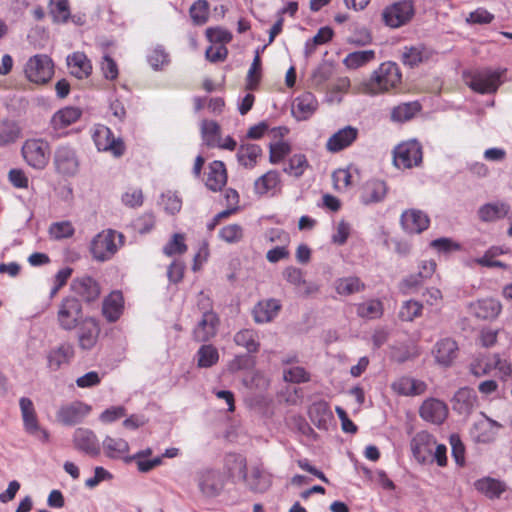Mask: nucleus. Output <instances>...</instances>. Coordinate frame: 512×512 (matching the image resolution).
Returning a JSON list of instances; mask_svg holds the SVG:
<instances>
[{
  "label": "nucleus",
  "mask_w": 512,
  "mask_h": 512,
  "mask_svg": "<svg viewBox=\"0 0 512 512\" xmlns=\"http://www.w3.org/2000/svg\"><path fill=\"white\" fill-rule=\"evenodd\" d=\"M19 406L24 430L28 434L37 437L40 441L44 443L48 442L50 434L46 429L40 426L32 400L27 397H22L19 400Z\"/></svg>",
  "instance_id": "6e6552de"
},
{
  "label": "nucleus",
  "mask_w": 512,
  "mask_h": 512,
  "mask_svg": "<svg viewBox=\"0 0 512 512\" xmlns=\"http://www.w3.org/2000/svg\"><path fill=\"white\" fill-rule=\"evenodd\" d=\"M234 342L244 347L249 353H256L260 344L257 333L252 329H242L234 335Z\"/></svg>",
  "instance_id": "49530a36"
},
{
  "label": "nucleus",
  "mask_w": 512,
  "mask_h": 512,
  "mask_svg": "<svg viewBox=\"0 0 512 512\" xmlns=\"http://www.w3.org/2000/svg\"><path fill=\"white\" fill-rule=\"evenodd\" d=\"M25 162L37 170L44 169L50 157V145L43 139H27L21 149Z\"/></svg>",
  "instance_id": "39448f33"
},
{
  "label": "nucleus",
  "mask_w": 512,
  "mask_h": 512,
  "mask_svg": "<svg viewBox=\"0 0 512 512\" xmlns=\"http://www.w3.org/2000/svg\"><path fill=\"white\" fill-rule=\"evenodd\" d=\"M492 371V354L479 355L469 364V372L475 377H483Z\"/></svg>",
  "instance_id": "864d4df0"
},
{
  "label": "nucleus",
  "mask_w": 512,
  "mask_h": 512,
  "mask_svg": "<svg viewBox=\"0 0 512 512\" xmlns=\"http://www.w3.org/2000/svg\"><path fill=\"white\" fill-rule=\"evenodd\" d=\"M387 194V185L384 181L373 179L367 181L363 187L361 200L364 204L382 201Z\"/></svg>",
  "instance_id": "c756f323"
},
{
  "label": "nucleus",
  "mask_w": 512,
  "mask_h": 512,
  "mask_svg": "<svg viewBox=\"0 0 512 512\" xmlns=\"http://www.w3.org/2000/svg\"><path fill=\"white\" fill-rule=\"evenodd\" d=\"M201 137L207 147L215 148L221 139L220 125L213 120H203L201 122Z\"/></svg>",
  "instance_id": "58836bf2"
},
{
  "label": "nucleus",
  "mask_w": 512,
  "mask_h": 512,
  "mask_svg": "<svg viewBox=\"0 0 512 512\" xmlns=\"http://www.w3.org/2000/svg\"><path fill=\"white\" fill-rule=\"evenodd\" d=\"M125 236L113 229H105L95 235L90 243V253L94 260L106 262L111 260L124 245Z\"/></svg>",
  "instance_id": "f03ea898"
},
{
  "label": "nucleus",
  "mask_w": 512,
  "mask_h": 512,
  "mask_svg": "<svg viewBox=\"0 0 512 512\" xmlns=\"http://www.w3.org/2000/svg\"><path fill=\"white\" fill-rule=\"evenodd\" d=\"M186 251L187 245L185 244V236L180 233H175L171 240L163 248V252L167 256L183 254Z\"/></svg>",
  "instance_id": "e2e57ef3"
},
{
  "label": "nucleus",
  "mask_w": 512,
  "mask_h": 512,
  "mask_svg": "<svg viewBox=\"0 0 512 512\" xmlns=\"http://www.w3.org/2000/svg\"><path fill=\"white\" fill-rule=\"evenodd\" d=\"M210 5L207 0L195 1L190 9L189 15L194 25L202 26L209 20Z\"/></svg>",
  "instance_id": "09e8293b"
},
{
  "label": "nucleus",
  "mask_w": 512,
  "mask_h": 512,
  "mask_svg": "<svg viewBox=\"0 0 512 512\" xmlns=\"http://www.w3.org/2000/svg\"><path fill=\"white\" fill-rule=\"evenodd\" d=\"M470 309L473 315L479 319L493 320L501 313L502 305L494 298H485L471 303Z\"/></svg>",
  "instance_id": "393cba45"
},
{
  "label": "nucleus",
  "mask_w": 512,
  "mask_h": 512,
  "mask_svg": "<svg viewBox=\"0 0 512 512\" xmlns=\"http://www.w3.org/2000/svg\"><path fill=\"white\" fill-rule=\"evenodd\" d=\"M318 101L311 92L297 96L292 104V114L297 120L309 119L317 110Z\"/></svg>",
  "instance_id": "5701e85b"
},
{
  "label": "nucleus",
  "mask_w": 512,
  "mask_h": 512,
  "mask_svg": "<svg viewBox=\"0 0 512 512\" xmlns=\"http://www.w3.org/2000/svg\"><path fill=\"white\" fill-rule=\"evenodd\" d=\"M492 370H496L500 380L507 381L512 376V363L500 354H492Z\"/></svg>",
  "instance_id": "4d7b16f0"
},
{
  "label": "nucleus",
  "mask_w": 512,
  "mask_h": 512,
  "mask_svg": "<svg viewBox=\"0 0 512 512\" xmlns=\"http://www.w3.org/2000/svg\"><path fill=\"white\" fill-rule=\"evenodd\" d=\"M198 482L200 490L206 496L218 495L223 487V484L219 479V473L214 470H205L201 472Z\"/></svg>",
  "instance_id": "473e14b6"
},
{
  "label": "nucleus",
  "mask_w": 512,
  "mask_h": 512,
  "mask_svg": "<svg viewBox=\"0 0 512 512\" xmlns=\"http://www.w3.org/2000/svg\"><path fill=\"white\" fill-rule=\"evenodd\" d=\"M281 305L278 300L269 299L259 302L254 310V320L257 323H266L271 321L279 312Z\"/></svg>",
  "instance_id": "f704fd0d"
},
{
  "label": "nucleus",
  "mask_w": 512,
  "mask_h": 512,
  "mask_svg": "<svg viewBox=\"0 0 512 512\" xmlns=\"http://www.w3.org/2000/svg\"><path fill=\"white\" fill-rule=\"evenodd\" d=\"M74 448L86 455L96 457L100 454L101 446L97 435L88 428L79 427L73 433Z\"/></svg>",
  "instance_id": "f8f14e48"
},
{
  "label": "nucleus",
  "mask_w": 512,
  "mask_h": 512,
  "mask_svg": "<svg viewBox=\"0 0 512 512\" xmlns=\"http://www.w3.org/2000/svg\"><path fill=\"white\" fill-rule=\"evenodd\" d=\"M421 106L418 102L402 103L394 107L391 111V119L397 122L408 121L419 112Z\"/></svg>",
  "instance_id": "8fccbe9b"
},
{
  "label": "nucleus",
  "mask_w": 512,
  "mask_h": 512,
  "mask_svg": "<svg viewBox=\"0 0 512 512\" xmlns=\"http://www.w3.org/2000/svg\"><path fill=\"white\" fill-rule=\"evenodd\" d=\"M81 115L82 112L79 108L65 107L53 115L51 125L55 131H60L78 121Z\"/></svg>",
  "instance_id": "2f4dec72"
},
{
  "label": "nucleus",
  "mask_w": 512,
  "mask_h": 512,
  "mask_svg": "<svg viewBox=\"0 0 512 512\" xmlns=\"http://www.w3.org/2000/svg\"><path fill=\"white\" fill-rule=\"evenodd\" d=\"M24 73L30 82L40 85L46 84L54 74L53 61L44 54L34 55L28 59Z\"/></svg>",
  "instance_id": "423d86ee"
},
{
  "label": "nucleus",
  "mask_w": 512,
  "mask_h": 512,
  "mask_svg": "<svg viewBox=\"0 0 512 512\" xmlns=\"http://www.w3.org/2000/svg\"><path fill=\"white\" fill-rule=\"evenodd\" d=\"M270 155L269 161L272 164L281 162L291 151V146L284 141H279L274 144H270Z\"/></svg>",
  "instance_id": "774afa93"
},
{
  "label": "nucleus",
  "mask_w": 512,
  "mask_h": 512,
  "mask_svg": "<svg viewBox=\"0 0 512 512\" xmlns=\"http://www.w3.org/2000/svg\"><path fill=\"white\" fill-rule=\"evenodd\" d=\"M357 168H339L332 174V180L335 190L343 192L348 190L355 183V177L358 178Z\"/></svg>",
  "instance_id": "c9c22d12"
},
{
  "label": "nucleus",
  "mask_w": 512,
  "mask_h": 512,
  "mask_svg": "<svg viewBox=\"0 0 512 512\" xmlns=\"http://www.w3.org/2000/svg\"><path fill=\"white\" fill-rule=\"evenodd\" d=\"M280 174L276 170H270L257 178L254 182V192L260 196L271 193L274 195L280 189Z\"/></svg>",
  "instance_id": "c85d7f7f"
},
{
  "label": "nucleus",
  "mask_w": 512,
  "mask_h": 512,
  "mask_svg": "<svg viewBox=\"0 0 512 512\" xmlns=\"http://www.w3.org/2000/svg\"><path fill=\"white\" fill-rule=\"evenodd\" d=\"M402 79L401 71L395 62L387 61L373 71L369 79L362 83V91L369 95H378L396 88Z\"/></svg>",
  "instance_id": "f257e3e1"
},
{
  "label": "nucleus",
  "mask_w": 512,
  "mask_h": 512,
  "mask_svg": "<svg viewBox=\"0 0 512 512\" xmlns=\"http://www.w3.org/2000/svg\"><path fill=\"white\" fill-rule=\"evenodd\" d=\"M283 378L286 382L299 384L308 382L310 375L303 367L294 366L283 371Z\"/></svg>",
  "instance_id": "338daca9"
},
{
  "label": "nucleus",
  "mask_w": 512,
  "mask_h": 512,
  "mask_svg": "<svg viewBox=\"0 0 512 512\" xmlns=\"http://www.w3.org/2000/svg\"><path fill=\"white\" fill-rule=\"evenodd\" d=\"M85 318L80 300L76 297H64L57 310V322L65 331L75 330Z\"/></svg>",
  "instance_id": "20e7f679"
},
{
  "label": "nucleus",
  "mask_w": 512,
  "mask_h": 512,
  "mask_svg": "<svg viewBox=\"0 0 512 512\" xmlns=\"http://www.w3.org/2000/svg\"><path fill=\"white\" fill-rule=\"evenodd\" d=\"M415 9L411 0H402L387 6L382 12V20L391 28L407 24L414 16Z\"/></svg>",
  "instance_id": "1a4fd4ad"
},
{
  "label": "nucleus",
  "mask_w": 512,
  "mask_h": 512,
  "mask_svg": "<svg viewBox=\"0 0 512 512\" xmlns=\"http://www.w3.org/2000/svg\"><path fill=\"white\" fill-rule=\"evenodd\" d=\"M219 360L218 350L210 344L202 345L197 351V365L200 368H209Z\"/></svg>",
  "instance_id": "3c124183"
},
{
  "label": "nucleus",
  "mask_w": 512,
  "mask_h": 512,
  "mask_svg": "<svg viewBox=\"0 0 512 512\" xmlns=\"http://www.w3.org/2000/svg\"><path fill=\"white\" fill-rule=\"evenodd\" d=\"M359 131L356 127L345 126L332 134L326 142V150L331 153L340 152L350 147L358 138Z\"/></svg>",
  "instance_id": "f3484780"
},
{
  "label": "nucleus",
  "mask_w": 512,
  "mask_h": 512,
  "mask_svg": "<svg viewBox=\"0 0 512 512\" xmlns=\"http://www.w3.org/2000/svg\"><path fill=\"white\" fill-rule=\"evenodd\" d=\"M71 290L87 303L95 302L101 294L99 283L90 276L75 278L71 283Z\"/></svg>",
  "instance_id": "a211bd4d"
},
{
  "label": "nucleus",
  "mask_w": 512,
  "mask_h": 512,
  "mask_svg": "<svg viewBox=\"0 0 512 512\" xmlns=\"http://www.w3.org/2000/svg\"><path fill=\"white\" fill-rule=\"evenodd\" d=\"M432 56V51L424 46L404 47L402 53V62L409 67H415L422 62L429 60Z\"/></svg>",
  "instance_id": "e433bc0d"
},
{
  "label": "nucleus",
  "mask_w": 512,
  "mask_h": 512,
  "mask_svg": "<svg viewBox=\"0 0 512 512\" xmlns=\"http://www.w3.org/2000/svg\"><path fill=\"white\" fill-rule=\"evenodd\" d=\"M91 411V407L81 401L62 405L56 413L57 420L65 426L80 423Z\"/></svg>",
  "instance_id": "ddd939ff"
},
{
  "label": "nucleus",
  "mask_w": 512,
  "mask_h": 512,
  "mask_svg": "<svg viewBox=\"0 0 512 512\" xmlns=\"http://www.w3.org/2000/svg\"><path fill=\"white\" fill-rule=\"evenodd\" d=\"M435 445L436 439L427 431L416 433L410 443L413 457L420 464H425L431 460L432 450Z\"/></svg>",
  "instance_id": "2eb2a0df"
},
{
  "label": "nucleus",
  "mask_w": 512,
  "mask_h": 512,
  "mask_svg": "<svg viewBox=\"0 0 512 512\" xmlns=\"http://www.w3.org/2000/svg\"><path fill=\"white\" fill-rule=\"evenodd\" d=\"M504 71L482 69L464 73L465 83L476 93L492 94L501 85Z\"/></svg>",
  "instance_id": "7ed1b4c3"
},
{
  "label": "nucleus",
  "mask_w": 512,
  "mask_h": 512,
  "mask_svg": "<svg viewBox=\"0 0 512 512\" xmlns=\"http://www.w3.org/2000/svg\"><path fill=\"white\" fill-rule=\"evenodd\" d=\"M92 139L99 151L110 152L115 157H120L125 152V144L121 138H115L110 128L97 124L93 128Z\"/></svg>",
  "instance_id": "9d476101"
},
{
  "label": "nucleus",
  "mask_w": 512,
  "mask_h": 512,
  "mask_svg": "<svg viewBox=\"0 0 512 512\" xmlns=\"http://www.w3.org/2000/svg\"><path fill=\"white\" fill-rule=\"evenodd\" d=\"M67 64L71 74L78 79L87 78L92 72L91 62L82 52H74L68 56Z\"/></svg>",
  "instance_id": "7c9ffc66"
},
{
  "label": "nucleus",
  "mask_w": 512,
  "mask_h": 512,
  "mask_svg": "<svg viewBox=\"0 0 512 512\" xmlns=\"http://www.w3.org/2000/svg\"><path fill=\"white\" fill-rule=\"evenodd\" d=\"M262 76V61L260 53L257 50L253 59V62L248 70L246 78V89L256 90L259 86Z\"/></svg>",
  "instance_id": "603ef678"
},
{
  "label": "nucleus",
  "mask_w": 512,
  "mask_h": 512,
  "mask_svg": "<svg viewBox=\"0 0 512 512\" xmlns=\"http://www.w3.org/2000/svg\"><path fill=\"white\" fill-rule=\"evenodd\" d=\"M209 42L226 46L233 39L230 31L222 27H209L205 32Z\"/></svg>",
  "instance_id": "bf43d9fd"
},
{
  "label": "nucleus",
  "mask_w": 512,
  "mask_h": 512,
  "mask_svg": "<svg viewBox=\"0 0 512 512\" xmlns=\"http://www.w3.org/2000/svg\"><path fill=\"white\" fill-rule=\"evenodd\" d=\"M475 489L490 499L499 498L505 492L506 486L500 480L483 477L474 483Z\"/></svg>",
  "instance_id": "72a5a7b5"
},
{
  "label": "nucleus",
  "mask_w": 512,
  "mask_h": 512,
  "mask_svg": "<svg viewBox=\"0 0 512 512\" xmlns=\"http://www.w3.org/2000/svg\"><path fill=\"white\" fill-rule=\"evenodd\" d=\"M20 136V129L14 122L4 121L0 125V145L16 141Z\"/></svg>",
  "instance_id": "680f3d73"
},
{
  "label": "nucleus",
  "mask_w": 512,
  "mask_h": 512,
  "mask_svg": "<svg viewBox=\"0 0 512 512\" xmlns=\"http://www.w3.org/2000/svg\"><path fill=\"white\" fill-rule=\"evenodd\" d=\"M423 152L421 144L410 140L397 145L393 151V162L397 168L411 169L422 163Z\"/></svg>",
  "instance_id": "0eeeda50"
},
{
  "label": "nucleus",
  "mask_w": 512,
  "mask_h": 512,
  "mask_svg": "<svg viewBox=\"0 0 512 512\" xmlns=\"http://www.w3.org/2000/svg\"><path fill=\"white\" fill-rule=\"evenodd\" d=\"M227 183V170L222 161L215 160L209 164L206 186L209 190L217 192Z\"/></svg>",
  "instance_id": "cd10ccee"
},
{
  "label": "nucleus",
  "mask_w": 512,
  "mask_h": 512,
  "mask_svg": "<svg viewBox=\"0 0 512 512\" xmlns=\"http://www.w3.org/2000/svg\"><path fill=\"white\" fill-rule=\"evenodd\" d=\"M76 329H78L77 337L79 347L83 350L92 349L96 345L100 335L101 328L99 321L94 317L85 316Z\"/></svg>",
  "instance_id": "4468645a"
},
{
  "label": "nucleus",
  "mask_w": 512,
  "mask_h": 512,
  "mask_svg": "<svg viewBox=\"0 0 512 512\" xmlns=\"http://www.w3.org/2000/svg\"><path fill=\"white\" fill-rule=\"evenodd\" d=\"M74 232V227L69 221L53 223L49 228L50 236L56 240L70 238L73 236Z\"/></svg>",
  "instance_id": "69168bd1"
},
{
  "label": "nucleus",
  "mask_w": 512,
  "mask_h": 512,
  "mask_svg": "<svg viewBox=\"0 0 512 512\" xmlns=\"http://www.w3.org/2000/svg\"><path fill=\"white\" fill-rule=\"evenodd\" d=\"M53 164L57 173L63 176L75 175L80 166L76 149L71 145H59L54 151Z\"/></svg>",
  "instance_id": "9b49d317"
},
{
  "label": "nucleus",
  "mask_w": 512,
  "mask_h": 512,
  "mask_svg": "<svg viewBox=\"0 0 512 512\" xmlns=\"http://www.w3.org/2000/svg\"><path fill=\"white\" fill-rule=\"evenodd\" d=\"M335 290L339 295L349 296L354 293L364 291L366 286L360 278L355 276L339 278L334 284Z\"/></svg>",
  "instance_id": "ea45409f"
},
{
  "label": "nucleus",
  "mask_w": 512,
  "mask_h": 512,
  "mask_svg": "<svg viewBox=\"0 0 512 512\" xmlns=\"http://www.w3.org/2000/svg\"><path fill=\"white\" fill-rule=\"evenodd\" d=\"M419 415L423 420L439 425L447 418L448 407L441 400L429 398L420 406Z\"/></svg>",
  "instance_id": "6ab92c4d"
},
{
  "label": "nucleus",
  "mask_w": 512,
  "mask_h": 512,
  "mask_svg": "<svg viewBox=\"0 0 512 512\" xmlns=\"http://www.w3.org/2000/svg\"><path fill=\"white\" fill-rule=\"evenodd\" d=\"M73 357V346L70 343L65 342L48 352L47 364L50 370L57 371L62 365L68 364Z\"/></svg>",
  "instance_id": "bb28decb"
},
{
  "label": "nucleus",
  "mask_w": 512,
  "mask_h": 512,
  "mask_svg": "<svg viewBox=\"0 0 512 512\" xmlns=\"http://www.w3.org/2000/svg\"><path fill=\"white\" fill-rule=\"evenodd\" d=\"M220 320L215 312H203L201 319L193 329V338L197 342H207L216 336Z\"/></svg>",
  "instance_id": "dca6fc26"
},
{
  "label": "nucleus",
  "mask_w": 512,
  "mask_h": 512,
  "mask_svg": "<svg viewBox=\"0 0 512 512\" xmlns=\"http://www.w3.org/2000/svg\"><path fill=\"white\" fill-rule=\"evenodd\" d=\"M357 315L365 319H377L384 313L383 303L379 299H370L359 303L356 309Z\"/></svg>",
  "instance_id": "a18cd8bd"
},
{
  "label": "nucleus",
  "mask_w": 512,
  "mask_h": 512,
  "mask_svg": "<svg viewBox=\"0 0 512 512\" xmlns=\"http://www.w3.org/2000/svg\"><path fill=\"white\" fill-rule=\"evenodd\" d=\"M400 222L406 232L417 234L429 227L430 219L421 210L409 209L402 213Z\"/></svg>",
  "instance_id": "412c9836"
},
{
  "label": "nucleus",
  "mask_w": 512,
  "mask_h": 512,
  "mask_svg": "<svg viewBox=\"0 0 512 512\" xmlns=\"http://www.w3.org/2000/svg\"><path fill=\"white\" fill-rule=\"evenodd\" d=\"M423 305L415 300H408L403 302L400 307L398 316L402 321L411 322L415 318L421 316Z\"/></svg>",
  "instance_id": "6e6d98bb"
},
{
  "label": "nucleus",
  "mask_w": 512,
  "mask_h": 512,
  "mask_svg": "<svg viewBox=\"0 0 512 512\" xmlns=\"http://www.w3.org/2000/svg\"><path fill=\"white\" fill-rule=\"evenodd\" d=\"M50 14L56 22H66L70 17L68 0H51Z\"/></svg>",
  "instance_id": "052dcab7"
},
{
  "label": "nucleus",
  "mask_w": 512,
  "mask_h": 512,
  "mask_svg": "<svg viewBox=\"0 0 512 512\" xmlns=\"http://www.w3.org/2000/svg\"><path fill=\"white\" fill-rule=\"evenodd\" d=\"M251 490L255 492H264L271 485L270 475L267 474L261 467L255 466L251 470L250 476L246 479Z\"/></svg>",
  "instance_id": "37998d69"
},
{
  "label": "nucleus",
  "mask_w": 512,
  "mask_h": 512,
  "mask_svg": "<svg viewBox=\"0 0 512 512\" xmlns=\"http://www.w3.org/2000/svg\"><path fill=\"white\" fill-rule=\"evenodd\" d=\"M458 344L452 338H443L436 342L433 348V355L436 362L444 367H449L458 356Z\"/></svg>",
  "instance_id": "aec40b11"
},
{
  "label": "nucleus",
  "mask_w": 512,
  "mask_h": 512,
  "mask_svg": "<svg viewBox=\"0 0 512 512\" xmlns=\"http://www.w3.org/2000/svg\"><path fill=\"white\" fill-rule=\"evenodd\" d=\"M376 59L374 50H362L351 52L343 59V64L348 69H358Z\"/></svg>",
  "instance_id": "a19ab883"
},
{
  "label": "nucleus",
  "mask_w": 512,
  "mask_h": 512,
  "mask_svg": "<svg viewBox=\"0 0 512 512\" xmlns=\"http://www.w3.org/2000/svg\"><path fill=\"white\" fill-rule=\"evenodd\" d=\"M391 389L400 396H418L425 393L427 384L408 376H402L391 384Z\"/></svg>",
  "instance_id": "b1692460"
},
{
  "label": "nucleus",
  "mask_w": 512,
  "mask_h": 512,
  "mask_svg": "<svg viewBox=\"0 0 512 512\" xmlns=\"http://www.w3.org/2000/svg\"><path fill=\"white\" fill-rule=\"evenodd\" d=\"M243 235V228L239 224L226 225L219 231V237L227 243H237L242 240Z\"/></svg>",
  "instance_id": "0e129e2a"
},
{
  "label": "nucleus",
  "mask_w": 512,
  "mask_h": 512,
  "mask_svg": "<svg viewBox=\"0 0 512 512\" xmlns=\"http://www.w3.org/2000/svg\"><path fill=\"white\" fill-rule=\"evenodd\" d=\"M308 166V160L305 155L294 154L290 157L288 166L284 169V171L295 177H300L304 174Z\"/></svg>",
  "instance_id": "13d9d810"
},
{
  "label": "nucleus",
  "mask_w": 512,
  "mask_h": 512,
  "mask_svg": "<svg viewBox=\"0 0 512 512\" xmlns=\"http://www.w3.org/2000/svg\"><path fill=\"white\" fill-rule=\"evenodd\" d=\"M263 155L262 148L258 144L241 143L238 147L236 158L242 167L253 169Z\"/></svg>",
  "instance_id": "a878e982"
},
{
  "label": "nucleus",
  "mask_w": 512,
  "mask_h": 512,
  "mask_svg": "<svg viewBox=\"0 0 512 512\" xmlns=\"http://www.w3.org/2000/svg\"><path fill=\"white\" fill-rule=\"evenodd\" d=\"M224 467L229 477L247 478L246 458L240 454L229 453L225 456Z\"/></svg>",
  "instance_id": "4c0bfd02"
},
{
  "label": "nucleus",
  "mask_w": 512,
  "mask_h": 512,
  "mask_svg": "<svg viewBox=\"0 0 512 512\" xmlns=\"http://www.w3.org/2000/svg\"><path fill=\"white\" fill-rule=\"evenodd\" d=\"M105 455L109 458H121L129 452V444L122 438L106 436L103 440Z\"/></svg>",
  "instance_id": "79ce46f5"
},
{
  "label": "nucleus",
  "mask_w": 512,
  "mask_h": 512,
  "mask_svg": "<svg viewBox=\"0 0 512 512\" xmlns=\"http://www.w3.org/2000/svg\"><path fill=\"white\" fill-rule=\"evenodd\" d=\"M479 217L483 221H495L508 213L506 204H485L479 209Z\"/></svg>",
  "instance_id": "5fc2aeb1"
},
{
  "label": "nucleus",
  "mask_w": 512,
  "mask_h": 512,
  "mask_svg": "<svg viewBox=\"0 0 512 512\" xmlns=\"http://www.w3.org/2000/svg\"><path fill=\"white\" fill-rule=\"evenodd\" d=\"M454 401L458 410L461 412H470L476 404L477 396L474 390L464 387L456 392Z\"/></svg>",
  "instance_id": "de8ad7c7"
},
{
  "label": "nucleus",
  "mask_w": 512,
  "mask_h": 512,
  "mask_svg": "<svg viewBox=\"0 0 512 512\" xmlns=\"http://www.w3.org/2000/svg\"><path fill=\"white\" fill-rule=\"evenodd\" d=\"M124 296L120 290L110 292L102 302V315L109 323L116 322L124 311Z\"/></svg>",
  "instance_id": "4be33fe9"
},
{
  "label": "nucleus",
  "mask_w": 512,
  "mask_h": 512,
  "mask_svg": "<svg viewBox=\"0 0 512 512\" xmlns=\"http://www.w3.org/2000/svg\"><path fill=\"white\" fill-rule=\"evenodd\" d=\"M309 416L317 427H323L332 418L330 406L325 401L314 402L309 408Z\"/></svg>",
  "instance_id": "c03bdc74"
}]
</instances>
